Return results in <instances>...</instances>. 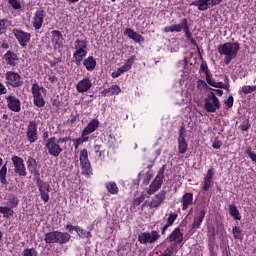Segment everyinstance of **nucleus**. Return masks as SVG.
Segmentation results:
<instances>
[{"instance_id":"nucleus-1","label":"nucleus","mask_w":256,"mask_h":256,"mask_svg":"<svg viewBox=\"0 0 256 256\" xmlns=\"http://www.w3.org/2000/svg\"><path fill=\"white\" fill-rule=\"evenodd\" d=\"M239 43L234 42H226L218 46V53L220 55H224V63L225 65H229L235 57H237V53H239Z\"/></svg>"},{"instance_id":"nucleus-2","label":"nucleus","mask_w":256,"mask_h":256,"mask_svg":"<svg viewBox=\"0 0 256 256\" xmlns=\"http://www.w3.org/2000/svg\"><path fill=\"white\" fill-rule=\"evenodd\" d=\"M87 57V41L76 39L74 42L73 59L77 67L81 66L83 59Z\"/></svg>"},{"instance_id":"nucleus-3","label":"nucleus","mask_w":256,"mask_h":256,"mask_svg":"<svg viewBox=\"0 0 256 256\" xmlns=\"http://www.w3.org/2000/svg\"><path fill=\"white\" fill-rule=\"evenodd\" d=\"M71 240V234L67 232L52 231L46 233L44 236L45 243H59V245H64Z\"/></svg>"},{"instance_id":"nucleus-4","label":"nucleus","mask_w":256,"mask_h":256,"mask_svg":"<svg viewBox=\"0 0 256 256\" xmlns=\"http://www.w3.org/2000/svg\"><path fill=\"white\" fill-rule=\"evenodd\" d=\"M158 239H161V234L153 230L151 232H142L138 235V241L142 245H147V243L153 244Z\"/></svg>"},{"instance_id":"nucleus-5","label":"nucleus","mask_w":256,"mask_h":256,"mask_svg":"<svg viewBox=\"0 0 256 256\" xmlns=\"http://www.w3.org/2000/svg\"><path fill=\"white\" fill-rule=\"evenodd\" d=\"M219 98L215 95V92H211L205 99V109L208 113H215L219 109Z\"/></svg>"},{"instance_id":"nucleus-6","label":"nucleus","mask_w":256,"mask_h":256,"mask_svg":"<svg viewBox=\"0 0 256 256\" xmlns=\"http://www.w3.org/2000/svg\"><path fill=\"white\" fill-rule=\"evenodd\" d=\"M45 147L52 157H59L60 153H63V148H61L55 137L48 139Z\"/></svg>"},{"instance_id":"nucleus-7","label":"nucleus","mask_w":256,"mask_h":256,"mask_svg":"<svg viewBox=\"0 0 256 256\" xmlns=\"http://www.w3.org/2000/svg\"><path fill=\"white\" fill-rule=\"evenodd\" d=\"M6 85L10 87H21L23 85V79L21 75L15 71H7L5 73Z\"/></svg>"},{"instance_id":"nucleus-8","label":"nucleus","mask_w":256,"mask_h":256,"mask_svg":"<svg viewBox=\"0 0 256 256\" xmlns=\"http://www.w3.org/2000/svg\"><path fill=\"white\" fill-rule=\"evenodd\" d=\"M163 179H164V171L160 170L158 174L156 175L153 182L149 185V188L147 190L148 195H153L161 189V185H163Z\"/></svg>"},{"instance_id":"nucleus-9","label":"nucleus","mask_w":256,"mask_h":256,"mask_svg":"<svg viewBox=\"0 0 256 256\" xmlns=\"http://www.w3.org/2000/svg\"><path fill=\"white\" fill-rule=\"evenodd\" d=\"M12 33L21 47H25L31 41V34L21 29L14 28Z\"/></svg>"},{"instance_id":"nucleus-10","label":"nucleus","mask_w":256,"mask_h":256,"mask_svg":"<svg viewBox=\"0 0 256 256\" xmlns=\"http://www.w3.org/2000/svg\"><path fill=\"white\" fill-rule=\"evenodd\" d=\"M80 165L82 167L83 175H91V163L89 162V154L86 149L80 152Z\"/></svg>"},{"instance_id":"nucleus-11","label":"nucleus","mask_w":256,"mask_h":256,"mask_svg":"<svg viewBox=\"0 0 256 256\" xmlns=\"http://www.w3.org/2000/svg\"><path fill=\"white\" fill-rule=\"evenodd\" d=\"M133 63H135V56L130 57L122 67L117 68L114 72H112L111 77L113 79H117V77H121L123 73H127V71H131V67H133Z\"/></svg>"},{"instance_id":"nucleus-12","label":"nucleus","mask_w":256,"mask_h":256,"mask_svg":"<svg viewBox=\"0 0 256 256\" xmlns=\"http://www.w3.org/2000/svg\"><path fill=\"white\" fill-rule=\"evenodd\" d=\"M167 197V192L165 190L160 191L157 193L149 202L148 206L150 209H159L162 203H164Z\"/></svg>"},{"instance_id":"nucleus-13","label":"nucleus","mask_w":256,"mask_h":256,"mask_svg":"<svg viewBox=\"0 0 256 256\" xmlns=\"http://www.w3.org/2000/svg\"><path fill=\"white\" fill-rule=\"evenodd\" d=\"M12 163L14 166V171L21 177H25L27 175V170L25 169V164L23 163V158L19 156L12 157Z\"/></svg>"},{"instance_id":"nucleus-14","label":"nucleus","mask_w":256,"mask_h":256,"mask_svg":"<svg viewBox=\"0 0 256 256\" xmlns=\"http://www.w3.org/2000/svg\"><path fill=\"white\" fill-rule=\"evenodd\" d=\"M37 185L42 201H44V203H48L49 193L51 192V186L49 185V183L40 180L37 181Z\"/></svg>"},{"instance_id":"nucleus-15","label":"nucleus","mask_w":256,"mask_h":256,"mask_svg":"<svg viewBox=\"0 0 256 256\" xmlns=\"http://www.w3.org/2000/svg\"><path fill=\"white\" fill-rule=\"evenodd\" d=\"M6 103L8 109L13 111V113H19V111H21V100H19L17 97L11 95L7 96Z\"/></svg>"},{"instance_id":"nucleus-16","label":"nucleus","mask_w":256,"mask_h":256,"mask_svg":"<svg viewBox=\"0 0 256 256\" xmlns=\"http://www.w3.org/2000/svg\"><path fill=\"white\" fill-rule=\"evenodd\" d=\"M45 19V10H37L32 19V25L34 29L39 30L43 27V21Z\"/></svg>"},{"instance_id":"nucleus-17","label":"nucleus","mask_w":256,"mask_h":256,"mask_svg":"<svg viewBox=\"0 0 256 256\" xmlns=\"http://www.w3.org/2000/svg\"><path fill=\"white\" fill-rule=\"evenodd\" d=\"M91 87H93V83L89 77L83 78L76 84V90L78 93H87Z\"/></svg>"},{"instance_id":"nucleus-18","label":"nucleus","mask_w":256,"mask_h":256,"mask_svg":"<svg viewBox=\"0 0 256 256\" xmlns=\"http://www.w3.org/2000/svg\"><path fill=\"white\" fill-rule=\"evenodd\" d=\"M27 138L30 143H35L37 140V122L30 121L27 127Z\"/></svg>"},{"instance_id":"nucleus-19","label":"nucleus","mask_w":256,"mask_h":256,"mask_svg":"<svg viewBox=\"0 0 256 256\" xmlns=\"http://www.w3.org/2000/svg\"><path fill=\"white\" fill-rule=\"evenodd\" d=\"M170 243H174L175 245H179L183 243V233H181V229L175 228L174 231L167 237Z\"/></svg>"},{"instance_id":"nucleus-20","label":"nucleus","mask_w":256,"mask_h":256,"mask_svg":"<svg viewBox=\"0 0 256 256\" xmlns=\"http://www.w3.org/2000/svg\"><path fill=\"white\" fill-rule=\"evenodd\" d=\"M52 35V44L55 49H61L63 47V35L59 30H53Z\"/></svg>"},{"instance_id":"nucleus-21","label":"nucleus","mask_w":256,"mask_h":256,"mask_svg":"<svg viewBox=\"0 0 256 256\" xmlns=\"http://www.w3.org/2000/svg\"><path fill=\"white\" fill-rule=\"evenodd\" d=\"M4 60L8 65H10V67H16V65H19V56L11 51H7L4 54Z\"/></svg>"},{"instance_id":"nucleus-22","label":"nucleus","mask_w":256,"mask_h":256,"mask_svg":"<svg viewBox=\"0 0 256 256\" xmlns=\"http://www.w3.org/2000/svg\"><path fill=\"white\" fill-rule=\"evenodd\" d=\"M97 129H99V120L93 119L92 121L89 122V124L82 131V137L91 135V133H95V131H97Z\"/></svg>"},{"instance_id":"nucleus-23","label":"nucleus","mask_w":256,"mask_h":256,"mask_svg":"<svg viewBox=\"0 0 256 256\" xmlns=\"http://www.w3.org/2000/svg\"><path fill=\"white\" fill-rule=\"evenodd\" d=\"M206 213L207 211L200 210L194 215L192 229H199L201 227V223H203V219H205Z\"/></svg>"},{"instance_id":"nucleus-24","label":"nucleus","mask_w":256,"mask_h":256,"mask_svg":"<svg viewBox=\"0 0 256 256\" xmlns=\"http://www.w3.org/2000/svg\"><path fill=\"white\" fill-rule=\"evenodd\" d=\"M187 141L185 140V131L180 130L178 137V150L182 155L187 153Z\"/></svg>"},{"instance_id":"nucleus-25","label":"nucleus","mask_w":256,"mask_h":256,"mask_svg":"<svg viewBox=\"0 0 256 256\" xmlns=\"http://www.w3.org/2000/svg\"><path fill=\"white\" fill-rule=\"evenodd\" d=\"M124 35H127L129 39H132L135 43H143L145 41V38L141 36V34H137L133 29L127 28L124 31Z\"/></svg>"},{"instance_id":"nucleus-26","label":"nucleus","mask_w":256,"mask_h":256,"mask_svg":"<svg viewBox=\"0 0 256 256\" xmlns=\"http://www.w3.org/2000/svg\"><path fill=\"white\" fill-rule=\"evenodd\" d=\"M180 203H182V211H187L193 205V194L186 193L182 196Z\"/></svg>"},{"instance_id":"nucleus-27","label":"nucleus","mask_w":256,"mask_h":256,"mask_svg":"<svg viewBox=\"0 0 256 256\" xmlns=\"http://www.w3.org/2000/svg\"><path fill=\"white\" fill-rule=\"evenodd\" d=\"M119 93H121V87H119V85H112L111 87L101 91V95H103L104 97L119 95Z\"/></svg>"},{"instance_id":"nucleus-28","label":"nucleus","mask_w":256,"mask_h":256,"mask_svg":"<svg viewBox=\"0 0 256 256\" xmlns=\"http://www.w3.org/2000/svg\"><path fill=\"white\" fill-rule=\"evenodd\" d=\"M33 98L43 97V95H47V89L39 86V84L35 83L31 88Z\"/></svg>"},{"instance_id":"nucleus-29","label":"nucleus","mask_w":256,"mask_h":256,"mask_svg":"<svg viewBox=\"0 0 256 256\" xmlns=\"http://www.w3.org/2000/svg\"><path fill=\"white\" fill-rule=\"evenodd\" d=\"M83 65L87 71H94L97 67V60L93 56H89L83 60Z\"/></svg>"},{"instance_id":"nucleus-30","label":"nucleus","mask_w":256,"mask_h":256,"mask_svg":"<svg viewBox=\"0 0 256 256\" xmlns=\"http://www.w3.org/2000/svg\"><path fill=\"white\" fill-rule=\"evenodd\" d=\"M182 25L184 27L183 31L186 35V39H188L192 45L197 47V42H195V39L193 38V35L191 34V31H189V25L187 24V19L184 18L182 20Z\"/></svg>"},{"instance_id":"nucleus-31","label":"nucleus","mask_w":256,"mask_h":256,"mask_svg":"<svg viewBox=\"0 0 256 256\" xmlns=\"http://www.w3.org/2000/svg\"><path fill=\"white\" fill-rule=\"evenodd\" d=\"M185 30V26H183V22L181 24H175L172 26H166L164 28V33H181V31Z\"/></svg>"},{"instance_id":"nucleus-32","label":"nucleus","mask_w":256,"mask_h":256,"mask_svg":"<svg viewBox=\"0 0 256 256\" xmlns=\"http://www.w3.org/2000/svg\"><path fill=\"white\" fill-rule=\"evenodd\" d=\"M230 217H233L235 221H241V213L235 204L229 205Z\"/></svg>"},{"instance_id":"nucleus-33","label":"nucleus","mask_w":256,"mask_h":256,"mask_svg":"<svg viewBox=\"0 0 256 256\" xmlns=\"http://www.w3.org/2000/svg\"><path fill=\"white\" fill-rule=\"evenodd\" d=\"M0 213L5 219H9V217H13L15 212L10 208V206H0Z\"/></svg>"},{"instance_id":"nucleus-34","label":"nucleus","mask_w":256,"mask_h":256,"mask_svg":"<svg viewBox=\"0 0 256 256\" xmlns=\"http://www.w3.org/2000/svg\"><path fill=\"white\" fill-rule=\"evenodd\" d=\"M105 187L111 195H117V193H119V187H117L115 182H107Z\"/></svg>"},{"instance_id":"nucleus-35","label":"nucleus","mask_w":256,"mask_h":256,"mask_svg":"<svg viewBox=\"0 0 256 256\" xmlns=\"http://www.w3.org/2000/svg\"><path fill=\"white\" fill-rule=\"evenodd\" d=\"M27 167L30 173H36L37 172V160L35 158L29 157L27 160Z\"/></svg>"},{"instance_id":"nucleus-36","label":"nucleus","mask_w":256,"mask_h":256,"mask_svg":"<svg viewBox=\"0 0 256 256\" xmlns=\"http://www.w3.org/2000/svg\"><path fill=\"white\" fill-rule=\"evenodd\" d=\"M76 233H77L78 237H81L82 239H91V237H92L91 232L85 231L83 228H81V226H78L76 228Z\"/></svg>"},{"instance_id":"nucleus-37","label":"nucleus","mask_w":256,"mask_h":256,"mask_svg":"<svg viewBox=\"0 0 256 256\" xmlns=\"http://www.w3.org/2000/svg\"><path fill=\"white\" fill-rule=\"evenodd\" d=\"M7 164H4L0 169V181L3 185L7 184Z\"/></svg>"},{"instance_id":"nucleus-38","label":"nucleus","mask_w":256,"mask_h":256,"mask_svg":"<svg viewBox=\"0 0 256 256\" xmlns=\"http://www.w3.org/2000/svg\"><path fill=\"white\" fill-rule=\"evenodd\" d=\"M17 205H19V199L15 195H10L8 197V207L13 210Z\"/></svg>"},{"instance_id":"nucleus-39","label":"nucleus","mask_w":256,"mask_h":256,"mask_svg":"<svg viewBox=\"0 0 256 256\" xmlns=\"http://www.w3.org/2000/svg\"><path fill=\"white\" fill-rule=\"evenodd\" d=\"M196 6L199 11H207V9H209V0H198Z\"/></svg>"},{"instance_id":"nucleus-40","label":"nucleus","mask_w":256,"mask_h":256,"mask_svg":"<svg viewBox=\"0 0 256 256\" xmlns=\"http://www.w3.org/2000/svg\"><path fill=\"white\" fill-rule=\"evenodd\" d=\"M175 221H177V213L169 214L164 229H169V227H171Z\"/></svg>"},{"instance_id":"nucleus-41","label":"nucleus","mask_w":256,"mask_h":256,"mask_svg":"<svg viewBox=\"0 0 256 256\" xmlns=\"http://www.w3.org/2000/svg\"><path fill=\"white\" fill-rule=\"evenodd\" d=\"M33 102L35 107H45V99L43 98V96L33 98Z\"/></svg>"},{"instance_id":"nucleus-42","label":"nucleus","mask_w":256,"mask_h":256,"mask_svg":"<svg viewBox=\"0 0 256 256\" xmlns=\"http://www.w3.org/2000/svg\"><path fill=\"white\" fill-rule=\"evenodd\" d=\"M232 233L234 235V239H243V231L239 227L235 226L232 229Z\"/></svg>"},{"instance_id":"nucleus-43","label":"nucleus","mask_w":256,"mask_h":256,"mask_svg":"<svg viewBox=\"0 0 256 256\" xmlns=\"http://www.w3.org/2000/svg\"><path fill=\"white\" fill-rule=\"evenodd\" d=\"M88 139H89V137L74 139L73 143H74L75 149H78L79 145H83V143H85V141H87Z\"/></svg>"},{"instance_id":"nucleus-44","label":"nucleus","mask_w":256,"mask_h":256,"mask_svg":"<svg viewBox=\"0 0 256 256\" xmlns=\"http://www.w3.org/2000/svg\"><path fill=\"white\" fill-rule=\"evenodd\" d=\"M241 131H249L251 129V124L249 123V119L244 120L240 125Z\"/></svg>"},{"instance_id":"nucleus-45","label":"nucleus","mask_w":256,"mask_h":256,"mask_svg":"<svg viewBox=\"0 0 256 256\" xmlns=\"http://www.w3.org/2000/svg\"><path fill=\"white\" fill-rule=\"evenodd\" d=\"M246 155H248V157L251 159V161L256 163V153L253 150H251V148L246 149Z\"/></svg>"},{"instance_id":"nucleus-46","label":"nucleus","mask_w":256,"mask_h":256,"mask_svg":"<svg viewBox=\"0 0 256 256\" xmlns=\"http://www.w3.org/2000/svg\"><path fill=\"white\" fill-rule=\"evenodd\" d=\"M253 91H255L254 86H243L242 87V93H244V95H249V93H253Z\"/></svg>"},{"instance_id":"nucleus-47","label":"nucleus","mask_w":256,"mask_h":256,"mask_svg":"<svg viewBox=\"0 0 256 256\" xmlns=\"http://www.w3.org/2000/svg\"><path fill=\"white\" fill-rule=\"evenodd\" d=\"M8 3L13 9H21V3L18 0H8Z\"/></svg>"},{"instance_id":"nucleus-48","label":"nucleus","mask_w":256,"mask_h":256,"mask_svg":"<svg viewBox=\"0 0 256 256\" xmlns=\"http://www.w3.org/2000/svg\"><path fill=\"white\" fill-rule=\"evenodd\" d=\"M212 87H216L218 89H229V84H225L223 82H215L214 81V85H212Z\"/></svg>"},{"instance_id":"nucleus-49","label":"nucleus","mask_w":256,"mask_h":256,"mask_svg":"<svg viewBox=\"0 0 256 256\" xmlns=\"http://www.w3.org/2000/svg\"><path fill=\"white\" fill-rule=\"evenodd\" d=\"M212 181L213 180H209L207 178H204V186H203L204 191H209V189H211Z\"/></svg>"},{"instance_id":"nucleus-50","label":"nucleus","mask_w":256,"mask_h":256,"mask_svg":"<svg viewBox=\"0 0 256 256\" xmlns=\"http://www.w3.org/2000/svg\"><path fill=\"white\" fill-rule=\"evenodd\" d=\"M37 254V252L35 251V249H25L23 251V256H35Z\"/></svg>"},{"instance_id":"nucleus-51","label":"nucleus","mask_w":256,"mask_h":256,"mask_svg":"<svg viewBox=\"0 0 256 256\" xmlns=\"http://www.w3.org/2000/svg\"><path fill=\"white\" fill-rule=\"evenodd\" d=\"M223 145V142L221 140L215 139L212 143L213 149H221V146Z\"/></svg>"},{"instance_id":"nucleus-52","label":"nucleus","mask_w":256,"mask_h":256,"mask_svg":"<svg viewBox=\"0 0 256 256\" xmlns=\"http://www.w3.org/2000/svg\"><path fill=\"white\" fill-rule=\"evenodd\" d=\"M205 77L208 85H211V87H213L215 80H213V78L211 77V74L208 72V74H205Z\"/></svg>"},{"instance_id":"nucleus-53","label":"nucleus","mask_w":256,"mask_h":256,"mask_svg":"<svg viewBox=\"0 0 256 256\" xmlns=\"http://www.w3.org/2000/svg\"><path fill=\"white\" fill-rule=\"evenodd\" d=\"M77 227L78 226H73L71 224H67L66 225V231H68V233L73 234V231L77 232Z\"/></svg>"},{"instance_id":"nucleus-54","label":"nucleus","mask_w":256,"mask_h":256,"mask_svg":"<svg viewBox=\"0 0 256 256\" xmlns=\"http://www.w3.org/2000/svg\"><path fill=\"white\" fill-rule=\"evenodd\" d=\"M233 96H229L228 99L225 101V105L226 107H228V109H231V107H233Z\"/></svg>"},{"instance_id":"nucleus-55","label":"nucleus","mask_w":256,"mask_h":256,"mask_svg":"<svg viewBox=\"0 0 256 256\" xmlns=\"http://www.w3.org/2000/svg\"><path fill=\"white\" fill-rule=\"evenodd\" d=\"M213 175H214L213 168H210V169L207 171V174H206V176H205V179H209L210 181H213Z\"/></svg>"},{"instance_id":"nucleus-56","label":"nucleus","mask_w":256,"mask_h":256,"mask_svg":"<svg viewBox=\"0 0 256 256\" xmlns=\"http://www.w3.org/2000/svg\"><path fill=\"white\" fill-rule=\"evenodd\" d=\"M0 95H7V87L0 82Z\"/></svg>"},{"instance_id":"nucleus-57","label":"nucleus","mask_w":256,"mask_h":256,"mask_svg":"<svg viewBox=\"0 0 256 256\" xmlns=\"http://www.w3.org/2000/svg\"><path fill=\"white\" fill-rule=\"evenodd\" d=\"M200 71H202V73L207 75L209 73V68L207 67V64H201Z\"/></svg>"},{"instance_id":"nucleus-58","label":"nucleus","mask_w":256,"mask_h":256,"mask_svg":"<svg viewBox=\"0 0 256 256\" xmlns=\"http://www.w3.org/2000/svg\"><path fill=\"white\" fill-rule=\"evenodd\" d=\"M221 3V0H208L209 7H213L215 5H219Z\"/></svg>"},{"instance_id":"nucleus-59","label":"nucleus","mask_w":256,"mask_h":256,"mask_svg":"<svg viewBox=\"0 0 256 256\" xmlns=\"http://www.w3.org/2000/svg\"><path fill=\"white\" fill-rule=\"evenodd\" d=\"M143 201H145V196H140V197L135 199V204L136 205H141V203H143Z\"/></svg>"},{"instance_id":"nucleus-60","label":"nucleus","mask_w":256,"mask_h":256,"mask_svg":"<svg viewBox=\"0 0 256 256\" xmlns=\"http://www.w3.org/2000/svg\"><path fill=\"white\" fill-rule=\"evenodd\" d=\"M67 141H71V138H69V137L60 138L57 142L58 143H67Z\"/></svg>"},{"instance_id":"nucleus-61","label":"nucleus","mask_w":256,"mask_h":256,"mask_svg":"<svg viewBox=\"0 0 256 256\" xmlns=\"http://www.w3.org/2000/svg\"><path fill=\"white\" fill-rule=\"evenodd\" d=\"M5 29V20H0V33Z\"/></svg>"},{"instance_id":"nucleus-62","label":"nucleus","mask_w":256,"mask_h":256,"mask_svg":"<svg viewBox=\"0 0 256 256\" xmlns=\"http://www.w3.org/2000/svg\"><path fill=\"white\" fill-rule=\"evenodd\" d=\"M48 81H50V83H56L57 77H55V76H50V77L48 78Z\"/></svg>"},{"instance_id":"nucleus-63","label":"nucleus","mask_w":256,"mask_h":256,"mask_svg":"<svg viewBox=\"0 0 256 256\" xmlns=\"http://www.w3.org/2000/svg\"><path fill=\"white\" fill-rule=\"evenodd\" d=\"M214 91H215L214 95H218V97H221L223 95V90L217 89V90H214Z\"/></svg>"},{"instance_id":"nucleus-64","label":"nucleus","mask_w":256,"mask_h":256,"mask_svg":"<svg viewBox=\"0 0 256 256\" xmlns=\"http://www.w3.org/2000/svg\"><path fill=\"white\" fill-rule=\"evenodd\" d=\"M99 149H101L99 145L94 146L95 153H99V155H101V152L99 151Z\"/></svg>"}]
</instances>
